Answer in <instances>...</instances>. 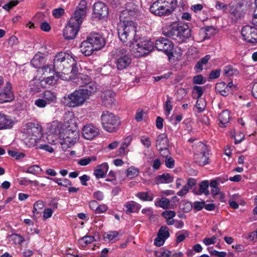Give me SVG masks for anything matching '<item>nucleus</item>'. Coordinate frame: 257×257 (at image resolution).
<instances>
[{
  "label": "nucleus",
  "mask_w": 257,
  "mask_h": 257,
  "mask_svg": "<svg viewBox=\"0 0 257 257\" xmlns=\"http://www.w3.org/2000/svg\"><path fill=\"white\" fill-rule=\"evenodd\" d=\"M68 120L65 117L63 125H60L61 133L59 135V142L64 151L73 146L79 138V133L77 126L72 118L73 115L68 113L66 115Z\"/></svg>",
  "instance_id": "nucleus-1"
},
{
  "label": "nucleus",
  "mask_w": 257,
  "mask_h": 257,
  "mask_svg": "<svg viewBox=\"0 0 257 257\" xmlns=\"http://www.w3.org/2000/svg\"><path fill=\"white\" fill-rule=\"evenodd\" d=\"M86 8V1L82 0L64 29L63 36L65 39L72 40L76 37L85 17Z\"/></svg>",
  "instance_id": "nucleus-2"
},
{
  "label": "nucleus",
  "mask_w": 257,
  "mask_h": 257,
  "mask_svg": "<svg viewBox=\"0 0 257 257\" xmlns=\"http://www.w3.org/2000/svg\"><path fill=\"white\" fill-rule=\"evenodd\" d=\"M136 24L133 21H120L118 25V36L124 45L131 47L133 42H136Z\"/></svg>",
  "instance_id": "nucleus-3"
},
{
  "label": "nucleus",
  "mask_w": 257,
  "mask_h": 257,
  "mask_svg": "<svg viewBox=\"0 0 257 257\" xmlns=\"http://www.w3.org/2000/svg\"><path fill=\"white\" fill-rule=\"evenodd\" d=\"M176 6L175 0H157L150 7L152 13L159 16L170 15Z\"/></svg>",
  "instance_id": "nucleus-4"
},
{
  "label": "nucleus",
  "mask_w": 257,
  "mask_h": 257,
  "mask_svg": "<svg viewBox=\"0 0 257 257\" xmlns=\"http://www.w3.org/2000/svg\"><path fill=\"white\" fill-rule=\"evenodd\" d=\"M87 99V92L81 89L64 96L61 101L65 106L75 107L81 106Z\"/></svg>",
  "instance_id": "nucleus-5"
},
{
  "label": "nucleus",
  "mask_w": 257,
  "mask_h": 257,
  "mask_svg": "<svg viewBox=\"0 0 257 257\" xmlns=\"http://www.w3.org/2000/svg\"><path fill=\"white\" fill-rule=\"evenodd\" d=\"M164 33L166 36L177 40L179 43L185 42L191 36L190 29L185 25L173 27L167 32Z\"/></svg>",
  "instance_id": "nucleus-6"
},
{
  "label": "nucleus",
  "mask_w": 257,
  "mask_h": 257,
  "mask_svg": "<svg viewBox=\"0 0 257 257\" xmlns=\"http://www.w3.org/2000/svg\"><path fill=\"white\" fill-rule=\"evenodd\" d=\"M130 51L135 57H141L148 54L154 48V43L150 40L141 41L139 42H134Z\"/></svg>",
  "instance_id": "nucleus-7"
},
{
  "label": "nucleus",
  "mask_w": 257,
  "mask_h": 257,
  "mask_svg": "<svg viewBox=\"0 0 257 257\" xmlns=\"http://www.w3.org/2000/svg\"><path fill=\"white\" fill-rule=\"evenodd\" d=\"M70 60V62H74V57L71 54L67 53L66 52H61L58 53L53 59V64L47 65L42 68L40 70L43 71L45 70L46 71L49 70V72L55 71L56 70H60L62 68V64L63 62H65V59Z\"/></svg>",
  "instance_id": "nucleus-8"
},
{
  "label": "nucleus",
  "mask_w": 257,
  "mask_h": 257,
  "mask_svg": "<svg viewBox=\"0 0 257 257\" xmlns=\"http://www.w3.org/2000/svg\"><path fill=\"white\" fill-rule=\"evenodd\" d=\"M194 160L200 166H204L208 163V152L207 146L199 142L193 146Z\"/></svg>",
  "instance_id": "nucleus-9"
},
{
  "label": "nucleus",
  "mask_w": 257,
  "mask_h": 257,
  "mask_svg": "<svg viewBox=\"0 0 257 257\" xmlns=\"http://www.w3.org/2000/svg\"><path fill=\"white\" fill-rule=\"evenodd\" d=\"M77 80L75 82L80 86L87 85V88L82 89L83 91H86L88 94V99L97 90V85L94 82H90V78L87 75L82 74H79L77 77Z\"/></svg>",
  "instance_id": "nucleus-10"
},
{
  "label": "nucleus",
  "mask_w": 257,
  "mask_h": 257,
  "mask_svg": "<svg viewBox=\"0 0 257 257\" xmlns=\"http://www.w3.org/2000/svg\"><path fill=\"white\" fill-rule=\"evenodd\" d=\"M61 123L58 121H54L49 127V131L47 137L48 142L51 145L59 144V135L61 133Z\"/></svg>",
  "instance_id": "nucleus-11"
},
{
  "label": "nucleus",
  "mask_w": 257,
  "mask_h": 257,
  "mask_svg": "<svg viewBox=\"0 0 257 257\" xmlns=\"http://www.w3.org/2000/svg\"><path fill=\"white\" fill-rule=\"evenodd\" d=\"M155 47L159 51H163L170 60L173 56L174 45L167 39L161 38L156 41Z\"/></svg>",
  "instance_id": "nucleus-12"
},
{
  "label": "nucleus",
  "mask_w": 257,
  "mask_h": 257,
  "mask_svg": "<svg viewBox=\"0 0 257 257\" xmlns=\"http://www.w3.org/2000/svg\"><path fill=\"white\" fill-rule=\"evenodd\" d=\"M24 133L28 138L36 142L37 139L41 137L42 129L41 126L38 124L29 122L25 125Z\"/></svg>",
  "instance_id": "nucleus-13"
},
{
  "label": "nucleus",
  "mask_w": 257,
  "mask_h": 257,
  "mask_svg": "<svg viewBox=\"0 0 257 257\" xmlns=\"http://www.w3.org/2000/svg\"><path fill=\"white\" fill-rule=\"evenodd\" d=\"M243 39L250 43H257V28L250 26H245L241 30Z\"/></svg>",
  "instance_id": "nucleus-14"
},
{
  "label": "nucleus",
  "mask_w": 257,
  "mask_h": 257,
  "mask_svg": "<svg viewBox=\"0 0 257 257\" xmlns=\"http://www.w3.org/2000/svg\"><path fill=\"white\" fill-rule=\"evenodd\" d=\"M93 8L94 17L101 20L107 17L108 9L104 3L97 2L94 4Z\"/></svg>",
  "instance_id": "nucleus-15"
},
{
  "label": "nucleus",
  "mask_w": 257,
  "mask_h": 257,
  "mask_svg": "<svg viewBox=\"0 0 257 257\" xmlns=\"http://www.w3.org/2000/svg\"><path fill=\"white\" fill-rule=\"evenodd\" d=\"M14 99L10 82H7L6 86L0 91V103L11 102Z\"/></svg>",
  "instance_id": "nucleus-16"
},
{
  "label": "nucleus",
  "mask_w": 257,
  "mask_h": 257,
  "mask_svg": "<svg viewBox=\"0 0 257 257\" xmlns=\"http://www.w3.org/2000/svg\"><path fill=\"white\" fill-rule=\"evenodd\" d=\"M87 38L96 51L101 49L105 45V39L100 34H91Z\"/></svg>",
  "instance_id": "nucleus-17"
},
{
  "label": "nucleus",
  "mask_w": 257,
  "mask_h": 257,
  "mask_svg": "<svg viewBox=\"0 0 257 257\" xmlns=\"http://www.w3.org/2000/svg\"><path fill=\"white\" fill-rule=\"evenodd\" d=\"M138 13V6L133 2H128L125 5V10L120 16V21L126 22L127 15L135 16Z\"/></svg>",
  "instance_id": "nucleus-18"
},
{
  "label": "nucleus",
  "mask_w": 257,
  "mask_h": 257,
  "mask_svg": "<svg viewBox=\"0 0 257 257\" xmlns=\"http://www.w3.org/2000/svg\"><path fill=\"white\" fill-rule=\"evenodd\" d=\"M98 134V128L90 123L85 125L82 128V136L86 140H92Z\"/></svg>",
  "instance_id": "nucleus-19"
},
{
  "label": "nucleus",
  "mask_w": 257,
  "mask_h": 257,
  "mask_svg": "<svg viewBox=\"0 0 257 257\" xmlns=\"http://www.w3.org/2000/svg\"><path fill=\"white\" fill-rule=\"evenodd\" d=\"M168 140L165 134H161L157 137L156 146L162 155L163 151H164L165 153L168 152Z\"/></svg>",
  "instance_id": "nucleus-20"
},
{
  "label": "nucleus",
  "mask_w": 257,
  "mask_h": 257,
  "mask_svg": "<svg viewBox=\"0 0 257 257\" xmlns=\"http://www.w3.org/2000/svg\"><path fill=\"white\" fill-rule=\"evenodd\" d=\"M169 229L167 226H162L158 233L157 237L155 240L154 243L158 246L163 245L165 240L169 237Z\"/></svg>",
  "instance_id": "nucleus-21"
},
{
  "label": "nucleus",
  "mask_w": 257,
  "mask_h": 257,
  "mask_svg": "<svg viewBox=\"0 0 257 257\" xmlns=\"http://www.w3.org/2000/svg\"><path fill=\"white\" fill-rule=\"evenodd\" d=\"M101 122L103 128L108 132L112 131V113L104 111L101 115Z\"/></svg>",
  "instance_id": "nucleus-22"
},
{
  "label": "nucleus",
  "mask_w": 257,
  "mask_h": 257,
  "mask_svg": "<svg viewBox=\"0 0 257 257\" xmlns=\"http://www.w3.org/2000/svg\"><path fill=\"white\" fill-rule=\"evenodd\" d=\"M109 169L107 163L104 162L98 165L94 170L93 175L96 179L104 178L105 177Z\"/></svg>",
  "instance_id": "nucleus-23"
},
{
  "label": "nucleus",
  "mask_w": 257,
  "mask_h": 257,
  "mask_svg": "<svg viewBox=\"0 0 257 257\" xmlns=\"http://www.w3.org/2000/svg\"><path fill=\"white\" fill-rule=\"evenodd\" d=\"M132 59L127 54L119 56L115 62L117 69L121 70L127 67L131 63Z\"/></svg>",
  "instance_id": "nucleus-24"
},
{
  "label": "nucleus",
  "mask_w": 257,
  "mask_h": 257,
  "mask_svg": "<svg viewBox=\"0 0 257 257\" xmlns=\"http://www.w3.org/2000/svg\"><path fill=\"white\" fill-rule=\"evenodd\" d=\"M80 49L81 52L86 56H90L94 51H96L87 38L81 42Z\"/></svg>",
  "instance_id": "nucleus-25"
},
{
  "label": "nucleus",
  "mask_w": 257,
  "mask_h": 257,
  "mask_svg": "<svg viewBox=\"0 0 257 257\" xmlns=\"http://www.w3.org/2000/svg\"><path fill=\"white\" fill-rule=\"evenodd\" d=\"M14 124V121L9 116L0 112V130L10 129Z\"/></svg>",
  "instance_id": "nucleus-26"
},
{
  "label": "nucleus",
  "mask_w": 257,
  "mask_h": 257,
  "mask_svg": "<svg viewBox=\"0 0 257 257\" xmlns=\"http://www.w3.org/2000/svg\"><path fill=\"white\" fill-rule=\"evenodd\" d=\"M44 62V58L42 56L41 53H37L35 54L33 59L31 61V64L32 66L36 68H38V72H43L45 73L46 71L45 70L43 71L40 70L42 68H43L44 66L41 68V65Z\"/></svg>",
  "instance_id": "nucleus-27"
},
{
  "label": "nucleus",
  "mask_w": 257,
  "mask_h": 257,
  "mask_svg": "<svg viewBox=\"0 0 257 257\" xmlns=\"http://www.w3.org/2000/svg\"><path fill=\"white\" fill-rule=\"evenodd\" d=\"M124 207L126 208L125 212L127 214L137 212L141 208V205L134 201H127Z\"/></svg>",
  "instance_id": "nucleus-28"
},
{
  "label": "nucleus",
  "mask_w": 257,
  "mask_h": 257,
  "mask_svg": "<svg viewBox=\"0 0 257 257\" xmlns=\"http://www.w3.org/2000/svg\"><path fill=\"white\" fill-rule=\"evenodd\" d=\"M174 178L169 173H164L162 175H158L155 178V182L157 184H168L173 181Z\"/></svg>",
  "instance_id": "nucleus-29"
},
{
  "label": "nucleus",
  "mask_w": 257,
  "mask_h": 257,
  "mask_svg": "<svg viewBox=\"0 0 257 257\" xmlns=\"http://www.w3.org/2000/svg\"><path fill=\"white\" fill-rule=\"evenodd\" d=\"M242 6L243 4L242 3L238 2L235 7L233 6L232 8L230 9L231 14L236 19L243 17L244 13L242 9Z\"/></svg>",
  "instance_id": "nucleus-30"
},
{
  "label": "nucleus",
  "mask_w": 257,
  "mask_h": 257,
  "mask_svg": "<svg viewBox=\"0 0 257 257\" xmlns=\"http://www.w3.org/2000/svg\"><path fill=\"white\" fill-rule=\"evenodd\" d=\"M219 185V179H216L211 181L210 183V186L211 188V192L213 196L220 195L221 197H223V194L220 191L218 187Z\"/></svg>",
  "instance_id": "nucleus-31"
},
{
  "label": "nucleus",
  "mask_w": 257,
  "mask_h": 257,
  "mask_svg": "<svg viewBox=\"0 0 257 257\" xmlns=\"http://www.w3.org/2000/svg\"><path fill=\"white\" fill-rule=\"evenodd\" d=\"M41 95L48 102V104L55 102L57 100V95L54 92L46 90Z\"/></svg>",
  "instance_id": "nucleus-32"
},
{
  "label": "nucleus",
  "mask_w": 257,
  "mask_h": 257,
  "mask_svg": "<svg viewBox=\"0 0 257 257\" xmlns=\"http://www.w3.org/2000/svg\"><path fill=\"white\" fill-rule=\"evenodd\" d=\"M229 112L227 110L222 111L218 115L220 126H225V125L229 122Z\"/></svg>",
  "instance_id": "nucleus-33"
},
{
  "label": "nucleus",
  "mask_w": 257,
  "mask_h": 257,
  "mask_svg": "<svg viewBox=\"0 0 257 257\" xmlns=\"http://www.w3.org/2000/svg\"><path fill=\"white\" fill-rule=\"evenodd\" d=\"M215 90L223 96H226L229 92L228 86L223 82L217 83L215 86Z\"/></svg>",
  "instance_id": "nucleus-34"
},
{
  "label": "nucleus",
  "mask_w": 257,
  "mask_h": 257,
  "mask_svg": "<svg viewBox=\"0 0 257 257\" xmlns=\"http://www.w3.org/2000/svg\"><path fill=\"white\" fill-rule=\"evenodd\" d=\"M112 93L111 88L106 89L104 90L101 95V98L104 104H111L112 103Z\"/></svg>",
  "instance_id": "nucleus-35"
},
{
  "label": "nucleus",
  "mask_w": 257,
  "mask_h": 257,
  "mask_svg": "<svg viewBox=\"0 0 257 257\" xmlns=\"http://www.w3.org/2000/svg\"><path fill=\"white\" fill-rule=\"evenodd\" d=\"M45 178L48 180H52L54 182L57 183L58 185L64 187H67L69 186H71L72 185L71 182L66 178L64 179H59L57 178H52L50 177L45 176Z\"/></svg>",
  "instance_id": "nucleus-36"
},
{
  "label": "nucleus",
  "mask_w": 257,
  "mask_h": 257,
  "mask_svg": "<svg viewBox=\"0 0 257 257\" xmlns=\"http://www.w3.org/2000/svg\"><path fill=\"white\" fill-rule=\"evenodd\" d=\"M9 240L15 245H21L24 242V238L18 233H13L8 236Z\"/></svg>",
  "instance_id": "nucleus-37"
},
{
  "label": "nucleus",
  "mask_w": 257,
  "mask_h": 257,
  "mask_svg": "<svg viewBox=\"0 0 257 257\" xmlns=\"http://www.w3.org/2000/svg\"><path fill=\"white\" fill-rule=\"evenodd\" d=\"M170 201L166 198H157L155 201V205L157 207H161L163 209H167L170 205Z\"/></svg>",
  "instance_id": "nucleus-38"
},
{
  "label": "nucleus",
  "mask_w": 257,
  "mask_h": 257,
  "mask_svg": "<svg viewBox=\"0 0 257 257\" xmlns=\"http://www.w3.org/2000/svg\"><path fill=\"white\" fill-rule=\"evenodd\" d=\"M25 172L37 176L41 174L42 169L39 165H34L28 167Z\"/></svg>",
  "instance_id": "nucleus-39"
},
{
  "label": "nucleus",
  "mask_w": 257,
  "mask_h": 257,
  "mask_svg": "<svg viewBox=\"0 0 257 257\" xmlns=\"http://www.w3.org/2000/svg\"><path fill=\"white\" fill-rule=\"evenodd\" d=\"M95 240H96L94 236L85 235L78 240V243L80 245L84 247Z\"/></svg>",
  "instance_id": "nucleus-40"
},
{
  "label": "nucleus",
  "mask_w": 257,
  "mask_h": 257,
  "mask_svg": "<svg viewBox=\"0 0 257 257\" xmlns=\"http://www.w3.org/2000/svg\"><path fill=\"white\" fill-rule=\"evenodd\" d=\"M132 141V137L128 136L124 138L121 147L119 148L118 155H121L125 154V149L131 144Z\"/></svg>",
  "instance_id": "nucleus-41"
},
{
  "label": "nucleus",
  "mask_w": 257,
  "mask_h": 257,
  "mask_svg": "<svg viewBox=\"0 0 257 257\" xmlns=\"http://www.w3.org/2000/svg\"><path fill=\"white\" fill-rule=\"evenodd\" d=\"M136 195L141 200L145 201H152L154 197V195L151 192H139Z\"/></svg>",
  "instance_id": "nucleus-42"
},
{
  "label": "nucleus",
  "mask_w": 257,
  "mask_h": 257,
  "mask_svg": "<svg viewBox=\"0 0 257 257\" xmlns=\"http://www.w3.org/2000/svg\"><path fill=\"white\" fill-rule=\"evenodd\" d=\"M37 80L40 81V82L39 83H41V86H43V83H45L46 84H48L49 85H52L54 84L56 82V80L55 79V78L54 76L47 77L45 79H41V78H37L35 77L34 78L33 81H35Z\"/></svg>",
  "instance_id": "nucleus-43"
},
{
  "label": "nucleus",
  "mask_w": 257,
  "mask_h": 257,
  "mask_svg": "<svg viewBox=\"0 0 257 257\" xmlns=\"http://www.w3.org/2000/svg\"><path fill=\"white\" fill-rule=\"evenodd\" d=\"M209 181L205 180L201 182L199 184V191L200 194H204L206 196H208L209 194V191L208 190Z\"/></svg>",
  "instance_id": "nucleus-44"
},
{
  "label": "nucleus",
  "mask_w": 257,
  "mask_h": 257,
  "mask_svg": "<svg viewBox=\"0 0 257 257\" xmlns=\"http://www.w3.org/2000/svg\"><path fill=\"white\" fill-rule=\"evenodd\" d=\"M172 108V99L170 97L168 96L164 105L165 114L166 116H168L170 115Z\"/></svg>",
  "instance_id": "nucleus-45"
},
{
  "label": "nucleus",
  "mask_w": 257,
  "mask_h": 257,
  "mask_svg": "<svg viewBox=\"0 0 257 257\" xmlns=\"http://www.w3.org/2000/svg\"><path fill=\"white\" fill-rule=\"evenodd\" d=\"M224 74L226 76H231L238 73V71L234 69L232 66L228 65L225 67L224 69Z\"/></svg>",
  "instance_id": "nucleus-46"
},
{
  "label": "nucleus",
  "mask_w": 257,
  "mask_h": 257,
  "mask_svg": "<svg viewBox=\"0 0 257 257\" xmlns=\"http://www.w3.org/2000/svg\"><path fill=\"white\" fill-rule=\"evenodd\" d=\"M97 159L96 156H91L87 158H82L78 160V164L81 166H86L92 161H95Z\"/></svg>",
  "instance_id": "nucleus-47"
},
{
  "label": "nucleus",
  "mask_w": 257,
  "mask_h": 257,
  "mask_svg": "<svg viewBox=\"0 0 257 257\" xmlns=\"http://www.w3.org/2000/svg\"><path fill=\"white\" fill-rule=\"evenodd\" d=\"M139 173V169L134 166L130 167L127 170V176L130 178L137 177Z\"/></svg>",
  "instance_id": "nucleus-48"
},
{
  "label": "nucleus",
  "mask_w": 257,
  "mask_h": 257,
  "mask_svg": "<svg viewBox=\"0 0 257 257\" xmlns=\"http://www.w3.org/2000/svg\"><path fill=\"white\" fill-rule=\"evenodd\" d=\"M69 69H70V73L71 74V76H69V78L71 79H75V78L72 77V75L75 76L77 74L78 67L74 58V62L70 63Z\"/></svg>",
  "instance_id": "nucleus-49"
},
{
  "label": "nucleus",
  "mask_w": 257,
  "mask_h": 257,
  "mask_svg": "<svg viewBox=\"0 0 257 257\" xmlns=\"http://www.w3.org/2000/svg\"><path fill=\"white\" fill-rule=\"evenodd\" d=\"M203 89L202 87L199 86H195L193 88L192 93L194 97H196L198 99L201 98V96L203 93Z\"/></svg>",
  "instance_id": "nucleus-50"
},
{
  "label": "nucleus",
  "mask_w": 257,
  "mask_h": 257,
  "mask_svg": "<svg viewBox=\"0 0 257 257\" xmlns=\"http://www.w3.org/2000/svg\"><path fill=\"white\" fill-rule=\"evenodd\" d=\"M206 105V101L204 99H198L196 102V106L199 112L203 111L205 109Z\"/></svg>",
  "instance_id": "nucleus-51"
},
{
  "label": "nucleus",
  "mask_w": 257,
  "mask_h": 257,
  "mask_svg": "<svg viewBox=\"0 0 257 257\" xmlns=\"http://www.w3.org/2000/svg\"><path fill=\"white\" fill-rule=\"evenodd\" d=\"M44 206L43 201L40 200L36 201L34 204L33 212L34 214H38L40 213V210H42L44 207Z\"/></svg>",
  "instance_id": "nucleus-52"
},
{
  "label": "nucleus",
  "mask_w": 257,
  "mask_h": 257,
  "mask_svg": "<svg viewBox=\"0 0 257 257\" xmlns=\"http://www.w3.org/2000/svg\"><path fill=\"white\" fill-rule=\"evenodd\" d=\"M209 252L213 255L216 257H226L227 253L225 251H218L215 249H214L212 247L208 248Z\"/></svg>",
  "instance_id": "nucleus-53"
},
{
  "label": "nucleus",
  "mask_w": 257,
  "mask_h": 257,
  "mask_svg": "<svg viewBox=\"0 0 257 257\" xmlns=\"http://www.w3.org/2000/svg\"><path fill=\"white\" fill-rule=\"evenodd\" d=\"M188 236V234L187 232L185 230H182L181 231L178 232L176 234V242L177 243H180L183 241Z\"/></svg>",
  "instance_id": "nucleus-54"
},
{
  "label": "nucleus",
  "mask_w": 257,
  "mask_h": 257,
  "mask_svg": "<svg viewBox=\"0 0 257 257\" xmlns=\"http://www.w3.org/2000/svg\"><path fill=\"white\" fill-rule=\"evenodd\" d=\"M140 139L141 142L145 147L148 148L151 146L152 142L149 137L142 136L140 137Z\"/></svg>",
  "instance_id": "nucleus-55"
},
{
  "label": "nucleus",
  "mask_w": 257,
  "mask_h": 257,
  "mask_svg": "<svg viewBox=\"0 0 257 257\" xmlns=\"http://www.w3.org/2000/svg\"><path fill=\"white\" fill-rule=\"evenodd\" d=\"M8 154L12 157L15 158L16 159L19 160L25 157V154L23 153H20L15 151L10 150L8 151Z\"/></svg>",
  "instance_id": "nucleus-56"
},
{
  "label": "nucleus",
  "mask_w": 257,
  "mask_h": 257,
  "mask_svg": "<svg viewBox=\"0 0 257 257\" xmlns=\"http://www.w3.org/2000/svg\"><path fill=\"white\" fill-rule=\"evenodd\" d=\"M217 236V235H213L211 237H206L203 239V243L205 245H209L211 244H214L216 241Z\"/></svg>",
  "instance_id": "nucleus-57"
},
{
  "label": "nucleus",
  "mask_w": 257,
  "mask_h": 257,
  "mask_svg": "<svg viewBox=\"0 0 257 257\" xmlns=\"http://www.w3.org/2000/svg\"><path fill=\"white\" fill-rule=\"evenodd\" d=\"M48 104L44 99L38 98L35 100V104L39 108H44Z\"/></svg>",
  "instance_id": "nucleus-58"
},
{
  "label": "nucleus",
  "mask_w": 257,
  "mask_h": 257,
  "mask_svg": "<svg viewBox=\"0 0 257 257\" xmlns=\"http://www.w3.org/2000/svg\"><path fill=\"white\" fill-rule=\"evenodd\" d=\"M64 14V10L61 8L55 9L53 11V16L55 18H60Z\"/></svg>",
  "instance_id": "nucleus-59"
},
{
  "label": "nucleus",
  "mask_w": 257,
  "mask_h": 257,
  "mask_svg": "<svg viewBox=\"0 0 257 257\" xmlns=\"http://www.w3.org/2000/svg\"><path fill=\"white\" fill-rule=\"evenodd\" d=\"M165 165L168 168H173L174 167L175 161L171 157H167L165 159Z\"/></svg>",
  "instance_id": "nucleus-60"
},
{
  "label": "nucleus",
  "mask_w": 257,
  "mask_h": 257,
  "mask_svg": "<svg viewBox=\"0 0 257 257\" xmlns=\"http://www.w3.org/2000/svg\"><path fill=\"white\" fill-rule=\"evenodd\" d=\"M162 215L166 219L173 218L175 216L176 213L174 211L169 210V211H165L162 213Z\"/></svg>",
  "instance_id": "nucleus-61"
},
{
  "label": "nucleus",
  "mask_w": 257,
  "mask_h": 257,
  "mask_svg": "<svg viewBox=\"0 0 257 257\" xmlns=\"http://www.w3.org/2000/svg\"><path fill=\"white\" fill-rule=\"evenodd\" d=\"M121 124V121L118 116H113V132H116Z\"/></svg>",
  "instance_id": "nucleus-62"
},
{
  "label": "nucleus",
  "mask_w": 257,
  "mask_h": 257,
  "mask_svg": "<svg viewBox=\"0 0 257 257\" xmlns=\"http://www.w3.org/2000/svg\"><path fill=\"white\" fill-rule=\"evenodd\" d=\"M205 80H204L203 76L201 75H198L193 77V83L194 84H201L204 83Z\"/></svg>",
  "instance_id": "nucleus-63"
},
{
  "label": "nucleus",
  "mask_w": 257,
  "mask_h": 257,
  "mask_svg": "<svg viewBox=\"0 0 257 257\" xmlns=\"http://www.w3.org/2000/svg\"><path fill=\"white\" fill-rule=\"evenodd\" d=\"M244 138V135L242 133H238L234 136V143L235 144L240 143Z\"/></svg>",
  "instance_id": "nucleus-64"
}]
</instances>
